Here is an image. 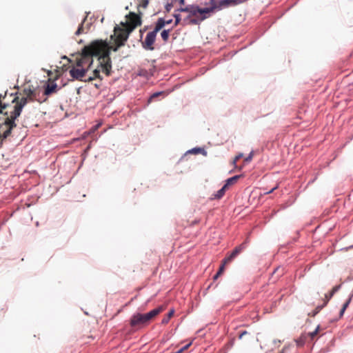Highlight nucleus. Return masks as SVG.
<instances>
[{
	"label": "nucleus",
	"mask_w": 353,
	"mask_h": 353,
	"mask_svg": "<svg viewBox=\"0 0 353 353\" xmlns=\"http://www.w3.org/2000/svg\"><path fill=\"white\" fill-rule=\"evenodd\" d=\"M163 310L164 307L163 306H159L146 314H134L130 319V324L133 327L148 325L151 320Z\"/></svg>",
	"instance_id": "20e7f679"
},
{
	"label": "nucleus",
	"mask_w": 353,
	"mask_h": 353,
	"mask_svg": "<svg viewBox=\"0 0 353 353\" xmlns=\"http://www.w3.org/2000/svg\"><path fill=\"white\" fill-rule=\"evenodd\" d=\"M307 335L306 333H303L299 338H298L295 341L298 346H303L307 340Z\"/></svg>",
	"instance_id": "dca6fc26"
},
{
	"label": "nucleus",
	"mask_w": 353,
	"mask_h": 353,
	"mask_svg": "<svg viewBox=\"0 0 353 353\" xmlns=\"http://www.w3.org/2000/svg\"><path fill=\"white\" fill-rule=\"evenodd\" d=\"M223 1V4H224L225 8H228L230 6H235L236 5L241 4L247 0H221Z\"/></svg>",
	"instance_id": "ddd939ff"
},
{
	"label": "nucleus",
	"mask_w": 353,
	"mask_h": 353,
	"mask_svg": "<svg viewBox=\"0 0 353 353\" xmlns=\"http://www.w3.org/2000/svg\"><path fill=\"white\" fill-rule=\"evenodd\" d=\"M191 344H192V343H189L188 344H187L186 345H185L184 347L181 348L178 352H180V353H182L184 350H187L191 345Z\"/></svg>",
	"instance_id": "cd10ccee"
},
{
	"label": "nucleus",
	"mask_w": 353,
	"mask_h": 353,
	"mask_svg": "<svg viewBox=\"0 0 353 353\" xmlns=\"http://www.w3.org/2000/svg\"><path fill=\"white\" fill-rule=\"evenodd\" d=\"M242 157H243V154H240L237 155V156L234 158V161H233V163H234V164H235V163H236V161H237L239 159H240Z\"/></svg>",
	"instance_id": "c756f323"
},
{
	"label": "nucleus",
	"mask_w": 353,
	"mask_h": 353,
	"mask_svg": "<svg viewBox=\"0 0 353 353\" xmlns=\"http://www.w3.org/2000/svg\"><path fill=\"white\" fill-rule=\"evenodd\" d=\"M23 92V94L25 96L22 97L21 99H19L18 97H15L12 99V102L16 103V104L14 106V109H16L19 106H21L20 113L21 112L23 108L28 103L37 101V94L35 90H33L29 87V88H24Z\"/></svg>",
	"instance_id": "423d86ee"
},
{
	"label": "nucleus",
	"mask_w": 353,
	"mask_h": 353,
	"mask_svg": "<svg viewBox=\"0 0 353 353\" xmlns=\"http://www.w3.org/2000/svg\"><path fill=\"white\" fill-rule=\"evenodd\" d=\"M170 30H164L161 33V37L164 42H167L169 39Z\"/></svg>",
	"instance_id": "412c9836"
},
{
	"label": "nucleus",
	"mask_w": 353,
	"mask_h": 353,
	"mask_svg": "<svg viewBox=\"0 0 353 353\" xmlns=\"http://www.w3.org/2000/svg\"><path fill=\"white\" fill-rule=\"evenodd\" d=\"M276 188V187L272 188L270 191H269L268 192H267V194H269V193H271Z\"/></svg>",
	"instance_id": "e433bc0d"
},
{
	"label": "nucleus",
	"mask_w": 353,
	"mask_h": 353,
	"mask_svg": "<svg viewBox=\"0 0 353 353\" xmlns=\"http://www.w3.org/2000/svg\"><path fill=\"white\" fill-rule=\"evenodd\" d=\"M252 156H253L252 153H250V155L244 159V161L245 162H250L252 159Z\"/></svg>",
	"instance_id": "7c9ffc66"
},
{
	"label": "nucleus",
	"mask_w": 353,
	"mask_h": 353,
	"mask_svg": "<svg viewBox=\"0 0 353 353\" xmlns=\"http://www.w3.org/2000/svg\"><path fill=\"white\" fill-rule=\"evenodd\" d=\"M340 287H341V285H336V286H334V287L332 289V290L330 291V293L326 294L325 295V302H324V305H323V306H321V307H318L316 308V310H317V312H319V310H321L323 306H325V305H327V303H328V301L330 300V299H331V298L334 296V294H335V293H336V292L339 290Z\"/></svg>",
	"instance_id": "9b49d317"
},
{
	"label": "nucleus",
	"mask_w": 353,
	"mask_h": 353,
	"mask_svg": "<svg viewBox=\"0 0 353 353\" xmlns=\"http://www.w3.org/2000/svg\"><path fill=\"white\" fill-rule=\"evenodd\" d=\"M228 263H225V259L223 260L222 261V264L220 266L219 268V270L218 271V274H221L223 271H224V269H225V265H227Z\"/></svg>",
	"instance_id": "a878e982"
},
{
	"label": "nucleus",
	"mask_w": 353,
	"mask_h": 353,
	"mask_svg": "<svg viewBox=\"0 0 353 353\" xmlns=\"http://www.w3.org/2000/svg\"><path fill=\"white\" fill-rule=\"evenodd\" d=\"M109 43L106 41L97 40L85 46L82 52L76 59V67L70 70V76L77 80L84 81L86 72L93 62V57H99L101 70L106 76L112 72Z\"/></svg>",
	"instance_id": "f257e3e1"
},
{
	"label": "nucleus",
	"mask_w": 353,
	"mask_h": 353,
	"mask_svg": "<svg viewBox=\"0 0 353 353\" xmlns=\"http://www.w3.org/2000/svg\"><path fill=\"white\" fill-rule=\"evenodd\" d=\"M221 274H218V272L214 275V279H216Z\"/></svg>",
	"instance_id": "72a5a7b5"
},
{
	"label": "nucleus",
	"mask_w": 353,
	"mask_h": 353,
	"mask_svg": "<svg viewBox=\"0 0 353 353\" xmlns=\"http://www.w3.org/2000/svg\"><path fill=\"white\" fill-rule=\"evenodd\" d=\"M319 329L320 327L318 325L314 331L306 333L307 338H310L311 340H313V339L318 334Z\"/></svg>",
	"instance_id": "5701e85b"
},
{
	"label": "nucleus",
	"mask_w": 353,
	"mask_h": 353,
	"mask_svg": "<svg viewBox=\"0 0 353 353\" xmlns=\"http://www.w3.org/2000/svg\"><path fill=\"white\" fill-rule=\"evenodd\" d=\"M157 32H155L154 30L149 32L144 40V41L142 43L143 47L149 50H153L154 48L153 47V44L155 41L156 37H157Z\"/></svg>",
	"instance_id": "0eeeda50"
},
{
	"label": "nucleus",
	"mask_w": 353,
	"mask_h": 353,
	"mask_svg": "<svg viewBox=\"0 0 353 353\" xmlns=\"http://www.w3.org/2000/svg\"><path fill=\"white\" fill-rule=\"evenodd\" d=\"M240 177V175H236L231 178H229L228 179L226 180V183L224 185L226 186L227 188H228L230 185L234 184Z\"/></svg>",
	"instance_id": "a211bd4d"
},
{
	"label": "nucleus",
	"mask_w": 353,
	"mask_h": 353,
	"mask_svg": "<svg viewBox=\"0 0 353 353\" xmlns=\"http://www.w3.org/2000/svg\"><path fill=\"white\" fill-rule=\"evenodd\" d=\"M174 17L176 19L175 23H174V26H176L181 21V16H180V14H175Z\"/></svg>",
	"instance_id": "bb28decb"
},
{
	"label": "nucleus",
	"mask_w": 353,
	"mask_h": 353,
	"mask_svg": "<svg viewBox=\"0 0 353 353\" xmlns=\"http://www.w3.org/2000/svg\"><path fill=\"white\" fill-rule=\"evenodd\" d=\"M95 79H101V76H100V70H98V69H95L93 71V76L92 77H89L88 79H85L84 81L85 82H90V81H92V80H94Z\"/></svg>",
	"instance_id": "f3484780"
},
{
	"label": "nucleus",
	"mask_w": 353,
	"mask_h": 353,
	"mask_svg": "<svg viewBox=\"0 0 353 353\" xmlns=\"http://www.w3.org/2000/svg\"><path fill=\"white\" fill-rule=\"evenodd\" d=\"M6 97V93H5L4 96H2V94L0 95V113H2L3 110H4L8 106L6 102L3 101Z\"/></svg>",
	"instance_id": "aec40b11"
},
{
	"label": "nucleus",
	"mask_w": 353,
	"mask_h": 353,
	"mask_svg": "<svg viewBox=\"0 0 353 353\" xmlns=\"http://www.w3.org/2000/svg\"><path fill=\"white\" fill-rule=\"evenodd\" d=\"M148 5V0H142L141 6L145 8Z\"/></svg>",
	"instance_id": "c85d7f7f"
},
{
	"label": "nucleus",
	"mask_w": 353,
	"mask_h": 353,
	"mask_svg": "<svg viewBox=\"0 0 353 353\" xmlns=\"http://www.w3.org/2000/svg\"><path fill=\"white\" fill-rule=\"evenodd\" d=\"M165 26V20L163 18H159L155 25L154 31L155 32H158L160 31L164 26Z\"/></svg>",
	"instance_id": "2eb2a0df"
},
{
	"label": "nucleus",
	"mask_w": 353,
	"mask_h": 353,
	"mask_svg": "<svg viewBox=\"0 0 353 353\" xmlns=\"http://www.w3.org/2000/svg\"><path fill=\"white\" fill-rule=\"evenodd\" d=\"M85 19H86V17L83 19V20L82 21L81 23L79 25L77 30L75 32L76 35H79V34H81L83 32V24L84 21H85Z\"/></svg>",
	"instance_id": "b1692460"
},
{
	"label": "nucleus",
	"mask_w": 353,
	"mask_h": 353,
	"mask_svg": "<svg viewBox=\"0 0 353 353\" xmlns=\"http://www.w3.org/2000/svg\"><path fill=\"white\" fill-rule=\"evenodd\" d=\"M20 108L19 106L16 109H14L10 112V114L8 116V112H5V115H7L5 119V121L0 124V139H4L9 137L11 134L12 130L16 127L14 122L15 119L20 115Z\"/></svg>",
	"instance_id": "39448f33"
},
{
	"label": "nucleus",
	"mask_w": 353,
	"mask_h": 353,
	"mask_svg": "<svg viewBox=\"0 0 353 353\" xmlns=\"http://www.w3.org/2000/svg\"><path fill=\"white\" fill-rule=\"evenodd\" d=\"M171 23H172V20L165 21V25L166 24H170Z\"/></svg>",
	"instance_id": "c9c22d12"
},
{
	"label": "nucleus",
	"mask_w": 353,
	"mask_h": 353,
	"mask_svg": "<svg viewBox=\"0 0 353 353\" xmlns=\"http://www.w3.org/2000/svg\"><path fill=\"white\" fill-rule=\"evenodd\" d=\"M246 334H248V332H247V331H243V332H242L239 334V339H242V338H243V336L244 335H246Z\"/></svg>",
	"instance_id": "2f4dec72"
},
{
	"label": "nucleus",
	"mask_w": 353,
	"mask_h": 353,
	"mask_svg": "<svg viewBox=\"0 0 353 353\" xmlns=\"http://www.w3.org/2000/svg\"><path fill=\"white\" fill-rule=\"evenodd\" d=\"M174 313V310H171L168 312L167 316L163 317V319L161 321V323L162 324H167L169 322L170 319L173 316Z\"/></svg>",
	"instance_id": "6ab92c4d"
},
{
	"label": "nucleus",
	"mask_w": 353,
	"mask_h": 353,
	"mask_svg": "<svg viewBox=\"0 0 353 353\" xmlns=\"http://www.w3.org/2000/svg\"><path fill=\"white\" fill-rule=\"evenodd\" d=\"M57 83L52 82L47 85L44 90L45 95H50L57 92Z\"/></svg>",
	"instance_id": "f8f14e48"
},
{
	"label": "nucleus",
	"mask_w": 353,
	"mask_h": 353,
	"mask_svg": "<svg viewBox=\"0 0 353 353\" xmlns=\"http://www.w3.org/2000/svg\"><path fill=\"white\" fill-rule=\"evenodd\" d=\"M246 248V242H244L236 247L233 251L225 258V263H230L234 258H236L240 253H241Z\"/></svg>",
	"instance_id": "6e6552de"
},
{
	"label": "nucleus",
	"mask_w": 353,
	"mask_h": 353,
	"mask_svg": "<svg viewBox=\"0 0 353 353\" xmlns=\"http://www.w3.org/2000/svg\"><path fill=\"white\" fill-rule=\"evenodd\" d=\"M351 300H352V296L349 297V299L347 300V301L343 304L341 311H340V316H342L345 311V310L347 309V307H348L349 304L351 302Z\"/></svg>",
	"instance_id": "4be33fe9"
},
{
	"label": "nucleus",
	"mask_w": 353,
	"mask_h": 353,
	"mask_svg": "<svg viewBox=\"0 0 353 353\" xmlns=\"http://www.w3.org/2000/svg\"><path fill=\"white\" fill-rule=\"evenodd\" d=\"M180 3H181V4H183L184 3V0H180Z\"/></svg>",
	"instance_id": "4c0bfd02"
},
{
	"label": "nucleus",
	"mask_w": 353,
	"mask_h": 353,
	"mask_svg": "<svg viewBox=\"0 0 353 353\" xmlns=\"http://www.w3.org/2000/svg\"><path fill=\"white\" fill-rule=\"evenodd\" d=\"M246 248V242H244L236 247L233 251L225 258V263H230L234 258H236L240 253H241Z\"/></svg>",
	"instance_id": "1a4fd4ad"
},
{
	"label": "nucleus",
	"mask_w": 353,
	"mask_h": 353,
	"mask_svg": "<svg viewBox=\"0 0 353 353\" xmlns=\"http://www.w3.org/2000/svg\"><path fill=\"white\" fill-rule=\"evenodd\" d=\"M200 150H201V149H200V148H194V149H193L192 151V152H194V154H197Z\"/></svg>",
	"instance_id": "473e14b6"
},
{
	"label": "nucleus",
	"mask_w": 353,
	"mask_h": 353,
	"mask_svg": "<svg viewBox=\"0 0 353 353\" xmlns=\"http://www.w3.org/2000/svg\"><path fill=\"white\" fill-rule=\"evenodd\" d=\"M228 190L226 186L223 185L221 189L217 191L215 194L212 196V199H221L225 193V191Z\"/></svg>",
	"instance_id": "4468645a"
},
{
	"label": "nucleus",
	"mask_w": 353,
	"mask_h": 353,
	"mask_svg": "<svg viewBox=\"0 0 353 353\" xmlns=\"http://www.w3.org/2000/svg\"><path fill=\"white\" fill-rule=\"evenodd\" d=\"M221 274H218V272L214 275V279H216Z\"/></svg>",
	"instance_id": "f704fd0d"
},
{
	"label": "nucleus",
	"mask_w": 353,
	"mask_h": 353,
	"mask_svg": "<svg viewBox=\"0 0 353 353\" xmlns=\"http://www.w3.org/2000/svg\"><path fill=\"white\" fill-rule=\"evenodd\" d=\"M246 248V242H244L236 247L233 251L225 258V263H230L234 258H236L240 253H241Z\"/></svg>",
	"instance_id": "9d476101"
},
{
	"label": "nucleus",
	"mask_w": 353,
	"mask_h": 353,
	"mask_svg": "<svg viewBox=\"0 0 353 353\" xmlns=\"http://www.w3.org/2000/svg\"><path fill=\"white\" fill-rule=\"evenodd\" d=\"M163 94L162 92H155L153 94H152L148 100V102L150 103L154 98L158 97L159 96Z\"/></svg>",
	"instance_id": "393cba45"
},
{
	"label": "nucleus",
	"mask_w": 353,
	"mask_h": 353,
	"mask_svg": "<svg viewBox=\"0 0 353 353\" xmlns=\"http://www.w3.org/2000/svg\"><path fill=\"white\" fill-rule=\"evenodd\" d=\"M126 17L127 21L121 23V26L117 25L114 27V34L110 36V50L117 52L125 46L130 34L141 23L140 17L134 12H130Z\"/></svg>",
	"instance_id": "f03ea898"
},
{
	"label": "nucleus",
	"mask_w": 353,
	"mask_h": 353,
	"mask_svg": "<svg viewBox=\"0 0 353 353\" xmlns=\"http://www.w3.org/2000/svg\"><path fill=\"white\" fill-rule=\"evenodd\" d=\"M223 3L221 0H210L208 3H205V8L191 5L185 8H180L179 11L188 12L189 14L188 17H194V19H190V23L199 25L203 21L210 18L216 12L225 8Z\"/></svg>",
	"instance_id": "7ed1b4c3"
}]
</instances>
